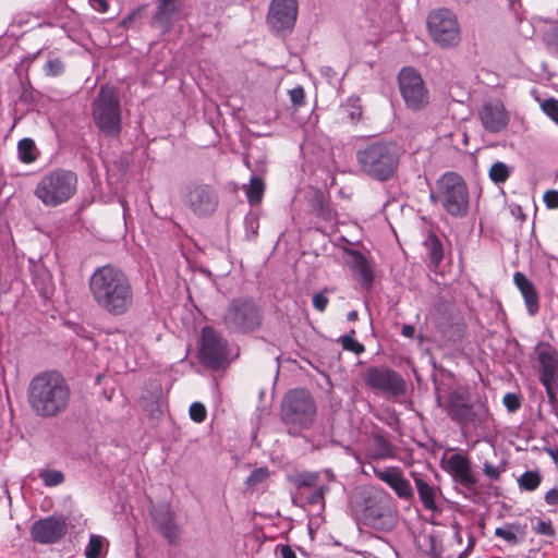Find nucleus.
Segmentation results:
<instances>
[{"mask_svg": "<svg viewBox=\"0 0 558 558\" xmlns=\"http://www.w3.org/2000/svg\"><path fill=\"white\" fill-rule=\"evenodd\" d=\"M78 177L75 171L56 168L44 173L34 189V195L49 208L70 202L77 193Z\"/></svg>", "mask_w": 558, "mask_h": 558, "instance_id": "4", "label": "nucleus"}, {"mask_svg": "<svg viewBox=\"0 0 558 558\" xmlns=\"http://www.w3.org/2000/svg\"><path fill=\"white\" fill-rule=\"evenodd\" d=\"M545 452L553 459V461L558 464V447L555 448H545Z\"/></svg>", "mask_w": 558, "mask_h": 558, "instance_id": "55", "label": "nucleus"}, {"mask_svg": "<svg viewBox=\"0 0 558 558\" xmlns=\"http://www.w3.org/2000/svg\"><path fill=\"white\" fill-rule=\"evenodd\" d=\"M35 143L32 138H23L17 144L20 160L24 163H32L36 160Z\"/></svg>", "mask_w": 558, "mask_h": 558, "instance_id": "30", "label": "nucleus"}, {"mask_svg": "<svg viewBox=\"0 0 558 558\" xmlns=\"http://www.w3.org/2000/svg\"><path fill=\"white\" fill-rule=\"evenodd\" d=\"M369 454L373 459L386 460L395 458L396 451L393 445L385 436L374 434L369 447Z\"/></svg>", "mask_w": 558, "mask_h": 558, "instance_id": "26", "label": "nucleus"}, {"mask_svg": "<svg viewBox=\"0 0 558 558\" xmlns=\"http://www.w3.org/2000/svg\"><path fill=\"white\" fill-rule=\"evenodd\" d=\"M328 490L327 487L320 486L311 493L308 496V502L312 505H317L324 502L325 493Z\"/></svg>", "mask_w": 558, "mask_h": 558, "instance_id": "49", "label": "nucleus"}, {"mask_svg": "<svg viewBox=\"0 0 558 558\" xmlns=\"http://www.w3.org/2000/svg\"><path fill=\"white\" fill-rule=\"evenodd\" d=\"M544 203L549 209H558V191L548 190L543 195Z\"/></svg>", "mask_w": 558, "mask_h": 558, "instance_id": "47", "label": "nucleus"}, {"mask_svg": "<svg viewBox=\"0 0 558 558\" xmlns=\"http://www.w3.org/2000/svg\"><path fill=\"white\" fill-rule=\"evenodd\" d=\"M423 244L427 253L429 267L432 269L438 268L444 259V246L440 239L434 232H429Z\"/></svg>", "mask_w": 558, "mask_h": 558, "instance_id": "27", "label": "nucleus"}, {"mask_svg": "<svg viewBox=\"0 0 558 558\" xmlns=\"http://www.w3.org/2000/svg\"><path fill=\"white\" fill-rule=\"evenodd\" d=\"M538 363V378L546 390L548 401L557 403L558 387V350L547 343H541L536 348Z\"/></svg>", "mask_w": 558, "mask_h": 558, "instance_id": "15", "label": "nucleus"}, {"mask_svg": "<svg viewBox=\"0 0 558 558\" xmlns=\"http://www.w3.org/2000/svg\"><path fill=\"white\" fill-rule=\"evenodd\" d=\"M229 359L228 341L211 326L201 330L198 360L207 368L218 371Z\"/></svg>", "mask_w": 558, "mask_h": 558, "instance_id": "12", "label": "nucleus"}, {"mask_svg": "<svg viewBox=\"0 0 558 558\" xmlns=\"http://www.w3.org/2000/svg\"><path fill=\"white\" fill-rule=\"evenodd\" d=\"M39 477L43 480L44 484L49 487L58 486L64 482L63 473L56 470H43L39 473Z\"/></svg>", "mask_w": 558, "mask_h": 558, "instance_id": "35", "label": "nucleus"}, {"mask_svg": "<svg viewBox=\"0 0 558 558\" xmlns=\"http://www.w3.org/2000/svg\"><path fill=\"white\" fill-rule=\"evenodd\" d=\"M359 520L379 531H391L398 523V509L392 497L381 490L364 499Z\"/></svg>", "mask_w": 558, "mask_h": 558, "instance_id": "8", "label": "nucleus"}, {"mask_svg": "<svg viewBox=\"0 0 558 558\" xmlns=\"http://www.w3.org/2000/svg\"><path fill=\"white\" fill-rule=\"evenodd\" d=\"M518 530H519V527L513 526V525L497 527L495 530V535L497 537L505 539L509 544H517L518 543V537H517Z\"/></svg>", "mask_w": 558, "mask_h": 558, "instance_id": "38", "label": "nucleus"}, {"mask_svg": "<svg viewBox=\"0 0 558 558\" xmlns=\"http://www.w3.org/2000/svg\"><path fill=\"white\" fill-rule=\"evenodd\" d=\"M364 383L373 390L398 398L405 393L407 381L401 374L388 366L368 367L363 375Z\"/></svg>", "mask_w": 558, "mask_h": 558, "instance_id": "14", "label": "nucleus"}, {"mask_svg": "<svg viewBox=\"0 0 558 558\" xmlns=\"http://www.w3.org/2000/svg\"><path fill=\"white\" fill-rule=\"evenodd\" d=\"M318 476L316 474L304 473L298 477L299 487H311L316 484Z\"/></svg>", "mask_w": 558, "mask_h": 558, "instance_id": "48", "label": "nucleus"}, {"mask_svg": "<svg viewBox=\"0 0 558 558\" xmlns=\"http://www.w3.org/2000/svg\"><path fill=\"white\" fill-rule=\"evenodd\" d=\"M375 476L388 485L399 499L413 502L414 490L400 468L388 466L381 470H375Z\"/></svg>", "mask_w": 558, "mask_h": 558, "instance_id": "21", "label": "nucleus"}, {"mask_svg": "<svg viewBox=\"0 0 558 558\" xmlns=\"http://www.w3.org/2000/svg\"><path fill=\"white\" fill-rule=\"evenodd\" d=\"M158 531L170 543H174L180 535V531L178 525L174 523V519H172L169 523L162 525L160 529H158Z\"/></svg>", "mask_w": 558, "mask_h": 558, "instance_id": "40", "label": "nucleus"}, {"mask_svg": "<svg viewBox=\"0 0 558 558\" xmlns=\"http://www.w3.org/2000/svg\"><path fill=\"white\" fill-rule=\"evenodd\" d=\"M106 538L100 535H90L89 542L85 548L86 558H98L102 554Z\"/></svg>", "mask_w": 558, "mask_h": 558, "instance_id": "33", "label": "nucleus"}, {"mask_svg": "<svg viewBox=\"0 0 558 558\" xmlns=\"http://www.w3.org/2000/svg\"><path fill=\"white\" fill-rule=\"evenodd\" d=\"M298 16L296 0H272L267 21L276 31L292 28Z\"/></svg>", "mask_w": 558, "mask_h": 558, "instance_id": "20", "label": "nucleus"}, {"mask_svg": "<svg viewBox=\"0 0 558 558\" xmlns=\"http://www.w3.org/2000/svg\"><path fill=\"white\" fill-rule=\"evenodd\" d=\"M430 201L442 206L445 211L456 218L468 215L470 195L464 179L457 172H445L436 182V192Z\"/></svg>", "mask_w": 558, "mask_h": 558, "instance_id": "6", "label": "nucleus"}, {"mask_svg": "<svg viewBox=\"0 0 558 558\" xmlns=\"http://www.w3.org/2000/svg\"><path fill=\"white\" fill-rule=\"evenodd\" d=\"M513 281L523 296L527 313L531 316L536 315L539 311V296L533 282L520 271L514 272Z\"/></svg>", "mask_w": 558, "mask_h": 558, "instance_id": "24", "label": "nucleus"}, {"mask_svg": "<svg viewBox=\"0 0 558 558\" xmlns=\"http://www.w3.org/2000/svg\"><path fill=\"white\" fill-rule=\"evenodd\" d=\"M444 470L452 480L465 488H471L477 483V477L472 471L470 459L461 453H453L447 460Z\"/></svg>", "mask_w": 558, "mask_h": 558, "instance_id": "22", "label": "nucleus"}, {"mask_svg": "<svg viewBox=\"0 0 558 558\" xmlns=\"http://www.w3.org/2000/svg\"><path fill=\"white\" fill-rule=\"evenodd\" d=\"M265 192V183L259 177H252L246 190V198L251 205L259 204Z\"/></svg>", "mask_w": 558, "mask_h": 558, "instance_id": "29", "label": "nucleus"}, {"mask_svg": "<svg viewBox=\"0 0 558 558\" xmlns=\"http://www.w3.org/2000/svg\"><path fill=\"white\" fill-rule=\"evenodd\" d=\"M541 108L558 125V99L548 98L542 102Z\"/></svg>", "mask_w": 558, "mask_h": 558, "instance_id": "39", "label": "nucleus"}, {"mask_svg": "<svg viewBox=\"0 0 558 558\" xmlns=\"http://www.w3.org/2000/svg\"><path fill=\"white\" fill-rule=\"evenodd\" d=\"M534 531L537 534L549 536V537L555 535V529L550 521L538 520L536 525L534 526Z\"/></svg>", "mask_w": 558, "mask_h": 558, "instance_id": "46", "label": "nucleus"}, {"mask_svg": "<svg viewBox=\"0 0 558 558\" xmlns=\"http://www.w3.org/2000/svg\"><path fill=\"white\" fill-rule=\"evenodd\" d=\"M186 204L195 215L207 217L216 211L218 195L209 184L193 183L189 186Z\"/></svg>", "mask_w": 558, "mask_h": 558, "instance_id": "17", "label": "nucleus"}, {"mask_svg": "<svg viewBox=\"0 0 558 558\" xmlns=\"http://www.w3.org/2000/svg\"><path fill=\"white\" fill-rule=\"evenodd\" d=\"M342 111L350 123H357L363 114L361 98L357 96L349 97L347 102L342 106Z\"/></svg>", "mask_w": 558, "mask_h": 558, "instance_id": "28", "label": "nucleus"}, {"mask_svg": "<svg viewBox=\"0 0 558 558\" xmlns=\"http://www.w3.org/2000/svg\"><path fill=\"white\" fill-rule=\"evenodd\" d=\"M545 502L549 506H558V488H551L545 494Z\"/></svg>", "mask_w": 558, "mask_h": 558, "instance_id": "53", "label": "nucleus"}, {"mask_svg": "<svg viewBox=\"0 0 558 558\" xmlns=\"http://www.w3.org/2000/svg\"><path fill=\"white\" fill-rule=\"evenodd\" d=\"M274 544L271 542H269L268 544H264L262 548H266V549H270V547H272Z\"/></svg>", "mask_w": 558, "mask_h": 558, "instance_id": "58", "label": "nucleus"}, {"mask_svg": "<svg viewBox=\"0 0 558 558\" xmlns=\"http://www.w3.org/2000/svg\"><path fill=\"white\" fill-rule=\"evenodd\" d=\"M329 300L323 293H316L313 296V306L318 312H324L328 306Z\"/></svg>", "mask_w": 558, "mask_h": 558, "instance_id": "50", "label": "nucleus"}, {"mask_svg": "<svg viewBox=\"0 0 558 558\" xmlns=\"http://www.w3.org/2000/svg\"><path fill=\"white\" fill-rule=\"evenodd\" d=\"M64 64L60 58L49 59L44 65V72L47 76L56 77L63 73Z\"/></svg>", "mask_w": 558, "mask_h": 558, "instance_id": "37", "label": "nucleus"}, {"mask_svg": "<svg viewBox=\"0 0 558 558\" xmlns=\"http://www.w3.org/2000/svg\"><path fill=\"white\" fill-rule=\"evenodd\" d=\"M93 120L106 135L118 136L121 131L120 99L116 88L101 86L92 105Z\"/></svg>", "mask_w": 558, "mask_h": 558, "instance_id": "9", "label": "nucleus"}, {"mask_svg": "<svg viewBox=\"0 0 558 558\" xmlns=\"http://www.w3.org/2000/svg\"><path fill=\"white\" fill-rule=\"evenodd\" d=\"M289 97L291 104L299 108L305 104V92L302 86H296L289 90Z\"/></svg>", "mask_w": 558, "mask_h": 558, "instance_id": "45", "label": "nucleus"}, {"mask_svg": "<svg viewBox=\"0 0 558 558\" xmlns=\"http://www.w3.org/2000/svg\"><path fill=\"white\" fill-rule=\"evenodd\" d=\"M502 403L509 412H515L521 407V399L519 395L508 392L504 396Z\"/></svg>", "mask_w": 558, "mask_h": 558, "instance_id": "44", "label": "nucleus"}, {"mask_svg": "<svg viewBox=\"0 0 558 558\" xmlns=\"http://www.w3.org/2000/svg\"><path fill=\"white\" fill-rule=\"evenodd\" d=\"M93 8L100 13H106L109 10V3L107 0H89Z\"/></svg>", "mask_w": 558, "mask_h": 558, "instance_id": "54", "label": "nucleus"}, {"mask_svg": "<svg viewBox=\"0 0 558 558\" xmlns=\"http://www.w3.org/2000/svg\"><path fill=\"white\" fill-rule=\"evenodd\" d=\"M88 290L94 303L111 316L125 315L134 305L131 279L114 265L97 267L88 279Z\"/></svg>", "mask_w": 558, "mask_h": 558, "instance_id": "1", "label": "nucleus"}, {"mask_svg": "<svg viewBox=\"0 0 558 558\" xmlns=\"http://www.w3.org/2000/svg\"><path fill=\"white\" fill-rule=\"evenodd\" d=\"M156 2L153 24L162 33H168L180 19L182 11L181 0H156Z\"/></svg>", "mask_w": 558, "mask_h": 558, "instance_id": "23", "label": "nucleus"}, {"mask_svg": "<svg viewBox=\"0 0 558 558\" xmlns=\"http://www.w3.org/2000/svg\"><path fill=\"white\" fill-rule=\"evenodd\" d=\"M262 324L263 311L251 296L231 299L221 315V325L229 333H251Z\"/></svg>", "mask_w": 558, "mask_h": 558, "instance_id": "5", "label": "nucleus"}, {"mask_svg": "<svg viewBox=\"0 0 558 558\" xmlns=\"http://www.w3.org/2000/svg\"><path fill=\"white\" fill-rule=\"evenodd\" d=\"M354 333H355V331L351 330V333L341 337L340 341H341L342 348L344 350L351 351V352L360 355L365 351V347L361 342H359L357 340H355L353 338Z\"/></svg>", "mask_w": 558, "mask_h": 558, "instance_id": "36", "label": "nucleus"}, {"mask_svg": "<svg viewBox=\"0 0 558 558\" xmlns=\"http://www.w3.org/2000/svg\"><path fill=\"white\" fill-rule=\"evenodd\" d=\"M153 519L155 524L157 525V529H160L162 525L169 523L172 519H174V514L169 506H160L154 510Z\"/></svg>", "mask_w": 558, "mask_h": 558, "instance_id": "34", "label": "nucleus"}, {"mask_svg": "<svg viewBox=\"0 0 558 558\" xmlns=\"http://www.w3.org/2000/svg\"><path fill=\"white\" fill-rule=\"evenodd\" d=\"M437 404L446 411L452 422L461 427L478 425L485 422L489 415L485 402L474 405L471 403L469 393L459 390L451 391L445 401L438 396Z\"/></svg>", "mask_w": 558, "mask_h": 558, "instance_id": "10", "label": "nucleus"}, {"mask_svg": "<svg viewBox=\"0 0 558 558\" xmlns=\"http://www.w3.org/2000/svg\"><path fill=\"white\" fill-rule=\"evenodd\" d=\"M410 476L414 482L415 489L423 508L426 511L440 513L441 508L439 506V498L441 496V489L435 485L427 474L411 471Z\"/></svg>", "mask_w": 558, "mask_h": 558, "instance_id": "19", "label": "nucleus"}, {"mask_svg": "<svg viewBox=\"0 0 558 558\" xmlns=\"http://www.w3.org/2000/svg\"><path fill=\"white\" fill-rule=\"evenodd\" d=\"M427 29L433 41L441 48H453L461 40L457 15L448 9L432 11L427 17Z\"/></svg>", "mask_w": 558, "mask_h": 558, "instance_id": "11", "label": "nucleus"}, {"mask_svg": "<svg viewBox=\"0 0 558 558\" xmlns=\"http://www.w3.org/2000/svg\"><path fill=\"white\" fill-rule=\"evenodd\" d=\"M190 417L195 423H203L207 416V410L201 402H193L189 409Z\"/></svg>", "mask_w": 558, "mask_h": 558, "instance_id": "41", "label": "nucleus"}, {"mask_svg": "<svg viewBox=\"0 0 558 558\" xmlns=\"http://www.w3.org/2000/svg\"><path fill=\"white\" fill-rule=\"evenodd\" d=\"M399 89L408 109L421 111L429 104V92L421 76L413 68H403L399 75Z\"/></svg>", "mask_w": 558, "mask_h": 558, "instance_id": "13", "label": "nucleus"}, {"mask_svg": "<svg viewBox=\"0 0 558 558\" xmlns=\"http://www.w3.org/2000/svg\"><path fill=\"white\" fill-rule=\"evenodd\" d=\"M68 533V523L64 518L49 515L33 523L29 530L35 543L47 545L60 542Z\"/></svg>", "mask_w": 558, "mask_h": 558, "instance_id": "16", "label": "nucleus"}, {"mask_svg": "<svg viewBox=\"0 0 558 558\" xmlns=\"http://www.w3.org/2000/svg\"><path fill=\"white\" fill-rule=\"evenodd\" d=\"M268 476L269 471L267 468H258L251 472L245 483L247 486H255L266 481Z\"/></svg>", "mask_w": 558, "mask_h": 558, "instance_id": "42", "label": "nucleus"}, {"mask_svg": "<svg viewBox=\"0 0 558 558\" xmlns=\"http://www.w3.org/2000/svg\"><path fill=\"white\" fill-rule=\"evenodd\" d=\"M542 482V477L536 471H526L518 480L519 487L523 490L533 492Z\"/></svg>", "mask_w": 558, "mask_h": 558, "instance_id": "31", "label": "nucleus"}, {"mask_svg": "<svg viewBox=\"0 0 558 558\" xmlns=\"http://www.w3.org/2000/svg\"><path fill=\"white\" fill-rule=\"evenodd\" d=\"M414 332H415V328L412 325H404L402 327V335L404 337L411 338V337H413Z\"/></svg>", "mask_w": 558, "mask_h": 558, "instance_id": "56", "label": "nucleus"}, {"mask_svg": "<svg viewBox=\"0 0 558 558\" xmlns=\"http://www.w3.org/2000/svg\"><path fill=\"white\" fill-rule=\"evenodd\" d=\"M483 472L490 480H498L500 476L498 468L488 462L484 463Z\"/></svg>", "mask_w": 558, "mask_h": 558, "instance_id": "52", "label": "nucleus"}, {"mask_svg": "<svg viewBox=\"0 0 558 558\" xmlns=\"http://www.w3.org/2000/svg\"><path fill=\"white\" fill-rule=\"evenodd\" d=\"M275 555H280L281 558H296L294 551L289 545L278 544L274 547Z\"/></svg>", "mask_w": 558, "mask_h": 558, "instance_id": "51", "label": "nucleus"}, {"mask_svg": "<svg viewBox=\"0 0 558 558\" xmlns=\"http://www.w3.org/2000/svg\"><path fill=\"white\" fill-rule=\"evenodd\" d=\"M316 403L306 389H293L287 392L281 403V418L290 426V434L308 429L315 422Z\"/></svg>", "mask_w": 558, "mask_h": 558, "instance_id": "7", "label": "nucleus"}, {"mask_svg": "<svg viewBox=\"0 0 558 558\" xmlns=\"http://www.w3.org/2000/svg\"><path fill=\"white\" fill-rule=\"evenodd\" d=\"M488 175L494 183H504L510 177V169L505 162L496 161L489 168Z\"/></svg>", "mask_w": 558, "mask_h": 558, "instance_id": "32", "label": "nucleus"}, {"mask_svg": "<svg viewBox=\"0 0 558 558\" xmlns=\"http://www.w3.org/2000/svg\"><path fill=\"white\" fill-rule=\"evenodd\" d=\"M71 388L58 371H44L35 375L27 387V401L39 417L51 418L63 413L70 403Z\"/></svg>", "mask_w": 558, "mask_h": 558, "instance_id": "2", "label": "nucleus"}, {"mask_svg": "<svg viewBox=\"0 0 558 558\" xmlns=\"http://www.w3.org/2000/svg\"><path fill=\"white\" fill-rule=\"evenodd\" d=\"M477 116L482 126L489 133L504 131L510 121V113L500 99L484 102L478 109Z\"/></svg>", "mask_w": 558, "mask_h": 558, "instance_id": "18", "label": "nucleus"}, {"mask_svg": "<svg viewBox=\"0 0 558 558\" xmlns=\"http://www.w3.org/2000/svg\"><path fill=\"white\" fill-rule=\"evenodd\" d=\"M357 317H359V314L356 311L349 312L348 316H347L349 322H355V320H357Z\"/></svg>", "mask_w": 558, "mask_h": 558, "instance_id": "57", "label": "nucleus"}, {"mask_svg": "<svg viewBox=\"0 0 558 558\" xmlns=\"http://www.w3.org/2000/svg\"><path fill=\"white\" fill-rule=\"evenodd\" d=\"M315 213L318 217L324 220H330L332 218V211L329 206V203L324 199V197H319L315 205Z\"/></svg>", "mask_w": 558, "mask_h": 558, "instance_id": "43", "label": "nucleus"}, {"mask_svg": "<svg viewBox=\"0 0 558 558\" xmlns=\"http://www.w3.org/2000/svg\"><path fill=\"white\" fill-rule=\"evenodd\" d=\"M356 160L364 174L385 182L395 177L400 161V153L395 143L378 141L359 149Z\"/></svg>", "mask_w": 558, "mask_h": 558, "instance_id": "3", "label": "nucleus"}, {"mask_svg": "<svg viewBox=\"0 0 558 558\" xmlns=\"http://www.w3.org/2000/svg\"><path fill=\"white\" fill-rule=\"evenodd\" d=\"M347 254L349 267L356 272L362 286L371 289L374 282V272L365 255L356 250H349Z\"/></svg>", "mask_w": 558, "mask_h": 558, "instance_id": "25", "label": "nucleus"}]
</instances>
